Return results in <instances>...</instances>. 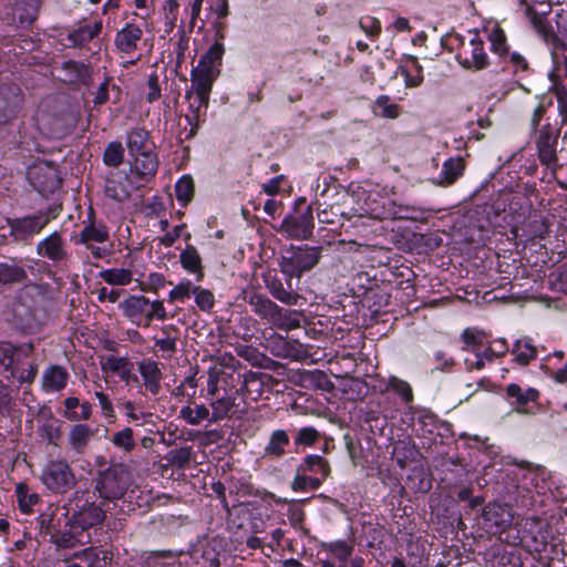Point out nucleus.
<instances>
[{"instance_id":"obj_1","label":"nucleus","mask_w":567,"mask_h":567,"mask_svg":"<svg viewBox=\"0 0 567 567\" xmlns=\"http://www.w3.org/2000/svg\"><path fill=\"white\" fill-rule=\"evenodd\" d=\"M223 54V44H213L200 58L197 66L192 71V87L186 91L185 94V100L188 105L185 120L189 125V131L186 135L187 138L196 134L199 125L200 111L207 106L213 83L219 75V65Z\"/></svg>"},{"instance_id":"obj_2","label":"nucleus","mask_w":567,"mask_h":567,"mask_svg":"<svg viewBox=\"0 0 567 567\" xmlns=\"http://www.w3.org/2000/svg\"><path fill=\"white\" fill-rule=\"evenodd\" d=\"M94 491L104 502H115L121 499L131 484V475L122 464H113L107 468L100 471L94 480Z\"/></svg>"},{"instance_id":"obj_3","label":"nucleus","mask_w":567,"mask_h":567,"mask_svg":"<svg viewBox=\"0 0 567 567\" xmlns=\"http://www.w3.org/2000/svg\"><path fill=\"white\" fill-rule=\"evenodd\" d=\"M59 207H48L35 214L9 219L10 235L17 243H29L39 235L45 226L59 215Z\"/></svg>"},{"instance_id":"obj_4","label":"nucleus","mask_w":567,"mask_h":567,"mask_svg":"<svg viewBox=\"0 0 567 567\" xmlns=\"http://www.w3.org/2000/svg\"><path fill=\"white\" fill-rule=\"evenodd\" d=\"M319 247H298L287 251L282 256L281 271L289 278H300L306 271L311 270L320 260Z\"/></svg>"},{"instance_id":"obj_5","label":"nucleus","mask_w":567,"mask_h":567,"mask_svg":"<svg viewBox=\"0 0 567 567\" xmlns=\"http://www.w3.org/2000/svg\"><path fill=\"white\" fill-rule=\"evenodd\" d=\"M41 481L48 489L55 494L66 493L76 483L70 465L62 460L49 461L42 470Z\"/></svg>"},{"instance_id":"obj_6","label":"nucleus","mask_w":567,"mask_h":567,"mask_svg":"<svg viewBox=\"0 0 567 567\" xmlns=\"http://www.w3.org/2000/svg\"><path fill=\"white\" fill-rule=\"evenodd\" d=\"M460 64L472 71H481L489 65V56L485 50L483 39L472 33L467 41H463L457 53Z\"/></svg>"},{"instance_id":"obj_7","label":"nucleus","mask_w":567,"mask_h":567,"mask_svg":"<svg viewBox=\"0 0 567 567\" xmlns=\"http://www.w3.org/2000/svg\"><path fill=\"white\" fill-rule=\"evenodd\" d=\"M42 0H16L13 6L6 7L1 12V20L14 28L30 25L38 16Z\"/></svg>"},{"instance_id":"obj_8","label":"nucleus","mask_w":567,"mask_h":567,"mask_svg":"<svg viewBox=\"0 0 567 567\" xmlns=\"http://www.w3.org/2000/svg\"><path fill=\"white\" fill-rule=\"evenodd\" d=\"M127 162L130 165L127 174L133 186H145L155 177L158 169V158L155 152L142 153L128 158Z\"/></svg>"},{"instance_id":"obj_9","label":"nucleus","mask_w":567,"mask_h":567,"mask_svg":"<svg viewBox=\"0 0 567 567\" xmlns=\"http://www.w3.org/2000/svg\"><path fill=\"white\" fill-rule=\"evenodd\" d=\"M28 178L33 188L43 196L52 194L61 185L56 169L48 163L29 167Z\"/></svg>"},{"instance_id":"obj_10","label":"nucleus","mask_w":567,"mask_h":567,"mask_svg":"<svg viewBox=\"0 0 567 567\" xmlns=\"http://www.w3.org/2000/svg\"><path fill=\"white\" fill-rule=\"evenodd\" d=\"M109 240V230L103 224L90 223L85 225L80 233L76 243L83 244L91 250L95 258H103L109 250L102 246H95L94 243L104 244Z\"/></svg>"},{"instance_id":"obj_11","label":"nucleus","mask_w":567,"mask_h":567,"mask_svg":"<svg viewBox=\"0 0 567 567\" xmlns=\"http://www.w3.org/2000/svg\"><path fill=\"white\" fill-rule=\"evenodd\" d=\"M38 256L50 260L54 266L65 262L69 258L65 243L58 231H53L37 245Z\"/></svg>"},{"instance_id":"obj_12","label":"nucleus","mask_w":567,"mask_h":567,"mask_svg":"<svg viewBox=\"0 0 567 567\" xmlns=\"http://www.w3.org/2000/svg\"><path fill=\"white\" fill-rule=\"evenodd\" d=\"M105 503L97 505L95 502L85 501L81 506L76 505L78 509L72 514L73 525L82 529H87L93 526L100 525L105 519V513L110 507L103 508Z\"/></svg>"},{"instance_id":"obj_13","label":"nucleus","mask_w":567,"mask_h":567,"mask_svg":"<svg viewBox=\"0 0 567 567\" xmlns=\"http://www.w3.org/2000/svg\"><path fill=\"white\" fill-rule=\"evenodd\" d=\"M315 224L310 208L295 217L284 219L281 229L290 238L308 239L312 235Z\"/></svg>"},{"instance_id":"obj_14","label":"nucleus","mask_w":567,"mask_h":567,"mask_svg":"<svg viewBox=\"0 0 567 567\" xmlns=\"http://www.w3.org/2000/svg\"><path fill=\"white\" fill-rule=\"evenodd\" d=\"M20 102L21 97L17 86H0V125L16 117Z\"/></svg>"},{"instance_id":"obj_15","label":"nucleus","mask_w":567,"mask_h":567,"mask_svg":"<svg viewBox=\"0 0 567 567\" xmlns=\"http://www.w3.org/2000/svg\"><path fill=\"white\" fill-rule=\"evenodd\" d=\"M483 517L491 527H495V532H504L512 526L514 514L508 506L492 503L484 508Z\"/></svg>"},{"instance_id":"obj_16","label":"nucleus","mask_w":567,"mask_h":567,"mask_svg":"<svg viewBox=\"0 0 567 567\" xmlns=\"http://www.w3.org/2000/svg\"><path fill=\"white\" fill-rule=\"evenodd\" d=\"M557 134L550 126L540 130L536 141L538 156L543 164L551 166L556 163Z\"/></svg>"},{"instance_id":"obj_17","label":"nucleus","mask_w":567,"mask_h":567,"mask_svg":"<svg viewBox=\"0 0 567 567\" xmlns=\"http://www.w3.org/2000/svg\"><path fill=\"white\" fill-rule=\"evenodd\" d=\"M140 186H133L130 181L128 174L124 176L113 175L105 182L104 193L109 198L116 202H124L127 199L133 189H137Z\"/></svg>"},{"instance_id":"obj_18","label":"nucleus","mask_w":567,"mask_h":567,"mask_svg":"<svg viewBox=\"0 0 567 567\" xmlns=\"http://www.w3.org/2000/svg\"><path fill=\"white\" fill-rule=\"evenodd\" d=\"M125 317L133 322L146 324V312L150 310V300L144 296H131L120 303Z\"/></svg>"},{"instance_id":"obj_19","label":"nucleus","mask_w":567,"mask_h":567,"mask_svg":"<svg viewBox=\"0 0 567 567\" xmlns=\"http://www.w3.org/2000/svg\"><path fill=\"white\" fill-rule=\"evenodd\" d=\"M126 146L128 158L141 155L142 153L154 152V143L150 138V134L144 128H134L127 134Z\"/></svg>"},{"instance_id":"obj_20","label":"nucleus","mask_w":567,"mask_h":567,"mask_svg":"<svg viewBox=\"0 0 567 567\" xmlns=\"http://www.w3.org/2000/svg\"><path fill=\"white\" fill-rule=\"evenodd\" d=\"M399 73L404 78L408 87H417L423 82V66L414 55H405L402 59Z\"/></svg>"},{"instance_id":"obj_21","label":"nucleus","mask_w":567,"mask_h":567,"mask_svg":"<svg viewBox=\"0 0 567 567\" xmlns=\"http://www.w3.org/2000/svg\"><path fill=\"white\" fill-rule=\"evenodd\" d=\"M61 70L64 73L63 80L65 82L89 85L91 80V70L86 64L69 60L62 63Z\"/></svg>"},{"instance_id":"obj_22","label":"nucleus","mask_w":567,"mask_h":567,"mask_svg":"<svg viewBox=\"0 0 567 567\" xmlns=\"http://www.w3.org/2000/svg\"><path fill=\"white\" fill-rule=\"evenodd\" d=\"M506 394L508 398L514 399L512 403L517 413H526V405L529 402H535L538 399V391L534 388H527L523 390L518 384L512 383L506 388Z\"/></svg>"},{"instance_id":"obj_23","label":"nucleus","mask_w":567,"mask_h":567,"mask_svg":"<svg viewBox=\"0 0 567 567\" xmlns=\"http://www.w3.org/2000/svg\"><path fill=\"white\" fill-rule=\"evenodd\" d=\"M68 371L61 365H51L42 374V388L45 392H56L65 388Z\"/></svg>"},{"instance_id":"obj_24","label":"nucleus","mask_w":567,"mask_h":567,"mask_svg":"<svg viewBox=\"0 0 567 567\" xmlns=\"http://www.w3.org/2000/svg\"><path fill=\"white\" fill-rule=\"evenodd\" d=\"M392 457L401 468H405L409 464L419 461L420 451L413 442L401 440L393 445Z\"/></svg>"},{"instance_id":"obj_25","label":"nucleus","mask_w":567,"mask_h":567,"mask_svg":"<svg viewBox=\"0 0 567 567\" xmlns=\"http://www.w3.org/2000/svg\"><path fill=\"white\" fill-rule=\"evenodd\" d=\"M17 351H22L25 355H29L33 351V344L29 343L21 347H14L11 343H0V370L9 372L7 375L8 379L14 375L12 364L14 361V353Z\"/></svg>"},{"instance_id":"obj_26","label":"nucleus","mask_w":567,"mask_h":567,"mask_svg":"<svg viewBox=\"0 0 567 567\" xmlns=\"http://www.w3.org/2000/svg\"><path fill=\"white\" fill-rule=\"evenodd\" d=\"M412 213L413 209L410 206L400 205L394 200L386 199L380 210L371 209L370 215L380 219H406L410 218Z\"/></svg>"},{"instance_id":"obj_27","label":"nucleus","mask_w":567,"mask_h":567,"mask_svg":"<svg viewBox=\"0 0 567 567\" xmlns=\"http://www.w3.org/2000/svg\"><path fill=\"white\" fill-rule=\"evenodd\" d=\"M412 213L413 209L410 206L400 205L394 200L386 199L380 210L371 209L370 215L380 219H406L410 218Z\"/></svg>"},{"instance_id":"obj_28","label":"nucleus","mask_w":567,"mask_h":567,"mask_svg":"<svg viewBox=\"0 0 567 567\" xmlns=\"http://www.w3.org/2000/svg\"><path fill=\"white\" fill-rule=\"evenodd\" d=\"M138 370L144 379V384L148 391L156 394L159 390L162 373L157 362L151 359H144L138 363Z\"/></svg>"},{"instance_id":"obj_29","label":"nucleus","mask_w":567,"mask_h":567,"mask_svg":"<svg viewBox=\"0 0 567 567\" xmlns=\"http://www.w3.org/2000/svg\"><path fill=\"white\" fill-rule=\"evenodd\" d=\"M465 165L462 157H450L447 158L442 166V171L440 176L437 177L436 183L439 185H451L458 177L463 175Z\"/></svg>"},{"instance_id":"obj_30","label":"nucleus","mask_w":567,"mask_h":567,"mask_svg":"<svg viewBox=\"0 0 567 567\" xmlns=\"http://www.w3.org/2000/svg\"><path fill=\"white\" fill-rule=\"evenodd\" d=\"M102 369L116 373L121 380L125 381L126 383H128L132 379L136 380V377L132 373L133 364L128 361V359L124 357H106L102 364Z\"/></svg>"},{"instance_id":"obj_31","label":"nucleus","mask_w":567,"mask_h":567,"mask_svg":"<svg viewBox=\"0 0 567 567\" xmlns=\"http://www.w3.org/2000/svg\"><path fill=\"white\" fill-rule=\"evenodd\" d=\"M28 278L25 269L11 261H0V285L22 284Z\"/></svg>"},{"instance_id":"obj_32","label":"nucleus","mask_w":567,"mask_h":567,"mask_svg":"<svg viewBox=\"0 0 567 567\" xmlns=\"http://www.w3.org/2000/svg\"><path fill=\"white\" fill-rule=\"evenodd\" d=\"M195 295V302L202 310H209L214 305V296L207 289L194 287L190 282H179V299Z\"/></svg>"},{"instance_id":"obj_33","label":"nucleus","mask_w":567,"mask_h":567,"mask_svg":"<svg viewBox=\"0 0 567 567\" xmlns=\"http://www.w3.org/2000/svg\"><path fill=\"white\" fill-rule=\"evenodd\" d=\"M179 262L185 270L196 275V280H200L203 277L202 259L194 246L187 245V247L179 254Z\"/></svg>"},{"instance_id":"obj_34","label":"nucleus","mask_w":567,"mask_h":567,"mask_svg":"<svg viewBox=\"0 0 567 567\" xmlns=\"http://www.w3.org/2000/svg\"><path fill=\"white\" fill-rule=\"evenodd\" d=\"M141 37L142 30L138 27L126 25L117 33L115 43L122 52L130 53L136 48V42Z\"/></svg>"},{"instance_id":"obj_35","label":"nucleus","mask_w":567,"mask_h":567,"mask_svg":"<svg viewBox=\"0 0 567 567\" xmlns=\"http://www.w3.org/2000/svg\"><path fill=\"white\" fill-rule=\"evenodd\" d=\"M270 323L281 330H292L300 327V313L296 310H287L278 306Z\"/></svg>"},{"instance_id":"obj_36","label":"nucleus","mask_w":567,"mask_h":567,"mask_svg":"<svg viewBox=\"0 0 567 567\" xmlns=\"http://www.w3.org/2000/svg\"><path fill=\"white\" fill-rule=\"evenodd\" d=\"M298 471L301 473H315L320 475V480H326L330 474V465L329 463L321 457L320 455H307L303 458L302 464L298 467Z\"/></svg>"},{"instance_id":"obj_37","label":"nucleus","mask_w":567,"mask_h":567,"mask_svg":"<svg viewBox=\"0 0 567 567\" xmlns=\"http://www.w3.org/2000/svg\"><path fill=\"white\" fill-rule=\"evenodd\" d=\"M249 305L255 313H257L260 318L267 320L269 323L271 322L278 308V305H276L269 298L262 295L250 296Z\"/></svg>"},{"instance_id":"obj_38","label":"nucleus","mask_w":567,"mask_h":567,"mask_svg":"<svg viewBox=\"0 0 567 567\" xmlns=\"http://www.w3.org/2000/svg\"><path fill=\"white\" fill-rule=\"evenodd\" d=\"M487 39L491 42L492 51L499 58L508 55L509 47L507 44L505 32L497 25L494 24L486 29Z\"/></svg>"},{"instance_id":"obj_39","label":"nucleus","mask_w":567,"mask_h":567,"mask_svg":"<svg viewBox=\"0 0 567 567\" xmlns=\"http://www.w3.org/2000/svg\"><path fill=\"white\" fill-rule=\"evenodd\" d=\"M92 435L93 430L89 425L79 423L71 427L69 442L71 446L80 453L84 450Z\"/></svg>"},{"instance_id":"obj_40","label":"nucleus","mask_w":567,"mask_h":567,"mask_svg":"<svg viewBox=\"0 0 567 567\" xmlns=\"http://www.w3.org/2000/svg\"><path fill=\"white\" fill-rule=\"evenodd\" d=\"M514 360L520 364L526 365L537 355V350L532 341L527 338L518 339L513 348Z\"/></svg>"},{"instance_id":"obj_41","label":"nucleus","mask_w":567,"mask_h":567,"mask_svg":"<svg viewBox=\"0 0 567 567\" xmlns=\"http://www.w3.org/2000/svg\"><path fill=\"white\" fill-rule=\"evenodd\" d=\"M101 29V22L94 23L93 25L85 24L70 32L68 38L73 45L82 47L96 37Z\"/></svg>"},{"instance_id":"obj_42","label":"nucleus","mask_w":567,"mask_h":567,"mask_svg":"<svg viewBox=\"0 0 567 567\" xmlns=\"http://www.w3.org/2000/svg\"><path fill=\"white\" fill-rule=\"evenodd\" d=\"M73 557L85 563L87 567H106L109 560L105 550H100L94 547H87L82 551L75 553Z\"/></svg>"},{"instance_id":"obj_43","label":"nucleus","mask_w":567,"mask_h":567,"mask_svg":"<svg viewBox=\"0 0 567 567\" xmlns=\"http://www.w3.org/2000/svg\"><path fill=\"white\" fill-rule=\"evenodd\" d=\"M373 113L384 118H398L400 116V107L392 102L389 95H380L373 103Z\"/></svg>"},{"instance_id":"obj_44","label":"nucleus","mask_w":567,"mask_h":567,"mask_svg":"<svg viewBox=\"0 0 567 567\" xmlns=\"http://www.w3.org/2000/svg\"><path fill=\"white\" fill-rule=\"evenodd\" d=\"M99 276L106 284L113 286H125L128 285L133 279L132 271L124 268L105 269L100 271Z\"/></svg>"},{"instance_id":"obj_45","label":"nucleus","mask_w":567,"mask_h":567,"mask_svg":"<svg viewBox=\"0 0 567 567\" xmlns=\"http://www.w3.org/2000/svg\"><path fill=\"white\" fill-rule=\"evenodd\" d=\"M289 444V436L285 430H276L271 433L270 440L265 447V453L271 456H281Z\"/></svg>"},{"instance_id":"obj_46","label":"nucleus","mask_w":567,"mask_h":567,"mask_svg":"<svg viewBox=\"0 0 567 567\" xmlns=\"http://www.w3.org/2000/svg\"><path fill=\"white\" fill-rule=\"evenodd\" d=\"M212 421L217 422L229 416L235 403L230 396H223L212 402Z\"/></svg>"},{"instance_id":"obj_47","label":"nucleus","mask_w":567,"mask_h":567,"mask_svg":"<svg viewBox=\"0 0 567 567\" xmlns=\"http://www.w3.org/2000/svg\"><path fill=\"white\" fill-rule=\"evenodd\" d=\"M124 158V148L118 142H111L103 154V161L107 166H118Z\"/></svg>"},{"instance_id":"obj_48","label":"nucleus","mask_w":567,"mask_h":567,"mask_svg":"<svg viewBox=\"0 0 567 567\" xmlns=\"http://www.w3.org/2000/svg\"><path fill=\"white\" fill-rule=\"evenodd\" d=\"M209 415L208 409L204 404L186 406L181 410V416L190 424H198Z\"/></svg>"},{"instance_id":"obj_49","label":"nucleus","mask_w":567,"mask_h":567,"mask_svg":"<svg viewBox=\"0 0 567 567\" xmlns=\"http://www.w3.org/2000/svg\"><path fill=\"white\" fill-rule=\"evenodd\" d=\"M195 185L190 175L179 177V205L186 206L194 197Z\"/></svg>"},{"instance_id":"obj_50","label":"nucleus","mask_w":567,"mask_h":567,"mask_svg":"<svg viewBox=\"0 0 567 567\" xmlns=\"http://www.w3.org/2000/svg\"><path fill=\"white\" fill-rule=\"evenodd\" d=\"M389 389L398 393L405 402L413 400V393L410 384L396 377H391L388 383Z\"/></svg>"},{"instance_id":"obj_51","label":"nucleus","mask_w":567,"mask_h":567,"mask_svg":"<svg viewBox=\"0 0 567 567\" xmlns=\"http://www.w3.org/2000/svg\"><path fill=\"white\" fill-rule=\"evenodd\" d=\"M462 339L465 343L464 350L475 353L477 351V347L483 344L484 334L478 330L468 328L463 331Z\"/></svg>"},{"instance_id":"obj_52","label":"nucleus","mask_w":567,"mask_h":567,"mask_svg":"<svg viewBox=\"0 0 567 567\" xmlns=\"http://www.w3.org/2000/svg\"><path fill=\"white\" fill-rule=\"evenodd\" d=\"M326 548L341 561H347L353 550V547L344 540L332 542L328 544Z\"/></svg>"},{"instance_id":"obj_53","label":"nucleus","mask_w":567,"mask_h":567,"mask_svg":"<svg viewBox=\"0 0 567 567\" xmlns=\"http://www.w3.org/2000/svg\"><path fill=\"white\" fill-rule=\"evenodd\" d=\"M322 481L319 477L307 476L306 473H301L298 471L293 481L292 487L293 489H317L321 485Z\"/></svg>"},{"instance_id":"obj_54","label":"nucleus","mask_w":567,"mask_h":567,"mask_svg":"<svg viewBox=\"0 0 567 567\" xmlns=\"http://www.w3.org/2000/svg\"><path fill=\"white\" fill-rule=\"evenodd\" d=\"M550 285L554 290L567 293V264L561 265L550 275Z\"/></svg>"},{"instance_id":"obj_55","label":"nucleus","mask_w":567,"mask_h":567,"mask_svg":"<svg viewBox=\"0 0 567 567\" xmlns=\"http://www.w3.org/2000/svg\"><path fill=\"white\" fill-rule=\"evenodd\" d=\"M163 11L166 27L165 31L171 32L173 31L177 20V0H165Z\"/></svg>"},{"instance_id":"obj_56","label":"nucleus","mask_w":567,"mask_h":567,"mask_svg":"<svg viewBox=\"0 0 567 567\" xmlns=\"http://www.w3.org/2000/svg\"><path fill=\"white\" fill-rule=\"evenodd\" d=\"M319 437V432L312 426L301 427L298 431V435L296 437V443L301 445L310 446L312 445Z\"/></svg>"},{"instance_id":"obj_57","label":"nucleus","mask_w":567,"mask_h":567,"mask_svg":"<svg viewBox=\"0 0 567 567\" xmlns=\"http://www.w3.org/2000/svg\"><path fill=\"white\" fill-rule=\"evenodd\" d=\"M172 557L173 553L169 550L152 551L145 557V564L147 567H163L165 559Z\"/></svg>"},{"instance_id":"obj_58","label":"nucleus","mask_w":567,"mask_h":567,"mask_svg":"<svg viewBox=\"0 0 567 567\" xmlns=\"http://www.w3.org/2000/svg\"><path fill=\"white\" fill-rule=\"evenodd\" d=\"M359 24L363 32L371 38L377 37L381 32V23L373 17L361 18Z\"/></svg>"},{"instance_id":"obj_59","label":"nucleus","mask_w":567,"mask_h":567,"mask_svg":"<svg viewBox=\"0 0 567 567\" xmlns=\"http://www.w3.org/2000/svg\"><path fill=\"white\" fill-rule=\"evenodd\" d=\"M112 441L116 446L130 449L131 446H133L132 429L125 427L122 431L115 433Z\"/></svg>"},{"instance_id":"obj_60","label":"nucleus","mask_w":567,"mask_h":567,"mask_svg":"<svg viewBox=\"0 0 567 567\" xmlns=\"http://www.w3.org/2000/svg\"><path fill=\"white\" fill-rule=\"evenodd\" d=\"M92 414V406L89 402L80 404V412H65V417L70 421L78 422L89 420Z\"/></svg>"},{"instance_id":"obj_61","label":"nucleus","mask_w":567,"mask_h":567,"mask_svg":"<svg viewBox=\"0 0 567 567\" xmlns=\"http://www.w3.org/2000/svg\"><path fill=\"white\" fill-rule=\"evenodd\" d=\"M165 315L166 312L162 301H150V310L146 312V324H148L154 318L163 319Z\"/></svg>"},{"instance_id":"obj_62","label":"nucleus","mask_w":567,"mask_h":567,"mask_svg":"<svg viewBox=\"0 0 567 567\" xmlns=\"http://www.w3.org/2000/svg\"><path fill=\"white\" fill-rule=\"evenodd\" d=\"M555 95L557 99L559 114L567 117V89L563 85L555 86Z\"/></svg>"},{"instance_id":"obj_63","label":"nucleus","mask_w":567,"mask_h":567,"mask_svg":"<svg viewBox=\"0 0 567 567\" xmlns=\"http://www.w3.org/2000/svg\"><path fill=\"white\" fill-rule=\"evenodd\" d=\"M123 290L120 289H107L106 287H102L97 291V299L101 302L110 301V302H116L122 293Z\"/></svg>"},{"instance_id":"obj_64","label":"nucleus","mask_w":567,"mask_h":567,"mask_svg":"<svg viewBox=\"0 0 567 567\" xmlns=\"http://www.w3.org/2000/svg\"><path fill=\"white\" fill-rule=\"evenodd\" d=\"M197 381L195 374L185 378L184 382L179 385V394L194 396L196 394Z\"/></svg>"}]
</instances>
